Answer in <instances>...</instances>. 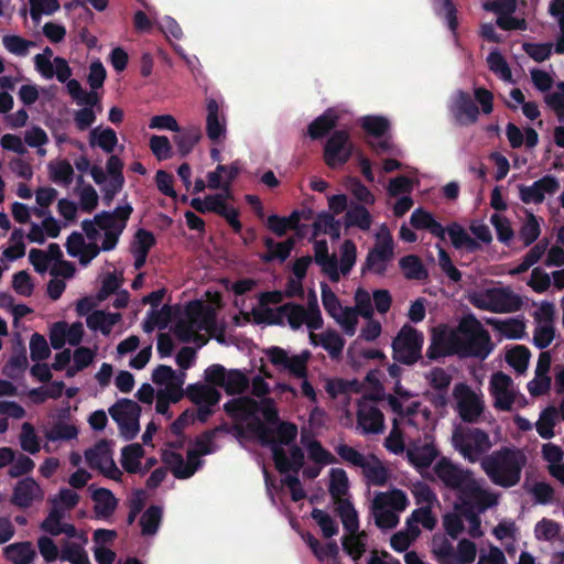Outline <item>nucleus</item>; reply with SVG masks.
<instances>
[{"instance_id": "obj_61", "label": "nucleus", "mask_w": 564, "mask_h": 564, "mask_svg": "<svg viewBox=\"0 0 564 564\" xmlns=\"http://www.w3.org/2000/svg\"><path fill=\"white\" fill-rule=\"evenodd\" d=\"M490 223L496 229L498 240L502 243L508 245L514 236L509 219L505 216L495 213L490 217Z\"/></svg>"}, {"instance_id": "obj_19", "label": "nucleus", "mask_w": 564, "mask_h": 564, "mask_svg": "<svg viewBox=\"0 0 564 564\" xmlns=\"http://www.w3.org/2000/svg\"><path fill=\"white\" fill-rule=\"evenodd\" d=\"M357 424L364 434H379L384 429L383 413L377 406H362L357 412Z\"/></svg>"}, {"instance_id": "obj_13", "label": "nucleus", "mask_w": 564, "mask_h": 564, "mask_svg": "<svg viewBox=\"0 0 564 564\" xmlns=\"http://www.w3.org/2000/svg\"><path fill=\"white\" fill-rule=\"evenodd\" d=\"M560 188V183L553 175H545L533 182L532 185H519L520 199L524 204H541L545 194H554Z\"/></svg>"}, {"instance_id": "obj_63", "label": "nucleus", "mask_w": 564, "mask_h": 564, "mask_svg": "<svg viewBox=\"0 0 564 564\" xmlns=\"http://www.w3.org/2000/svg\"><path fill=\"white\" fill-rule=\"evenodd\" d=\"M541 228L533 214L528 216L527 221L521 226L519 236L525 247L532 245L540 236Z\"/></svg>"}, {"instance_id": "obj_25", "label": "nucleus", "mask_w": 564, "mask_h": 564, "mask_svg": "<svg viewBox=\"0 0 564 564\" xmlns=\"http://www.w3.org/2000/svg\"><path fill=\"white\" fill-rule=\"evenodd\" d=\"M28 366L29 361L25 347L21 343H18L12 356L4 364L2 373L12 380H17L24 373Z\"/></svg>"}, {"instance_id": "obj_40", "label": "nucleus", "mask_w": 564, "mask_h": 564, "mask_svg": "<svg viewBox=\"0 0 564 564\" xmlns=\"http://www.w3.org/2000/svg\"><path fill=\"white\" fill-rule=\"evenodd\" d=\"M279 316L288 318L289 325L292 329H299L306 319V311L301 304L288 302L278 307Z\"/></svg>"}, {"instance_id": "obj_11", "label": "nucleus", "mask_w": 564, "mask_h": 564, "mask_svg": "<svg viewBox=\"0 0 564 564\" xmlns=\"http://www.w3.org/2000/svg\"><path fill=\"white\" fill-rule=\"evenodd\" d=\"M265 354L274 367L286 370L294 378H307V364L311 358V352L308 350H303L301 354L290 357L285 349L272 346L267 349Z\"/></svg>"}, {"instance_id": "obj_24", "label": "nucleus", "mask_w": 564, "mask_h": 564, "mask_svg": "<svg viewBox=\"0 0 564 564\" xmlns=\"http://www.w3.org/2000/svg\"><path fill=\"white\" fill-rule=\"evenodd\" d=\"M109 414L117 424L140 417L141 406L133 400L120 399L109 408Z\"/></svg>"}, {"instance_id": "obj_8", "label": "nucleus", "mask_w": 564, "mask_h": 564, "mask_svg": "<svg viewBox=\"0 0 564 564\" xmlns=\"http://www.w3.org/2000/svg\"><path fill=\"white\" fill-rule=\"evenodd\" d=\"M393 258L394 242L392 235L387 228H382L362 263L361 273L372 272L377 275H384L388 270V264Z\"/></svg>"}, {"instance_id": "obj_34", "label": "nucleus", "mask_w": 564, "mask_h": 564, "mask_svg": "<svg viewBox=\"0 0 564 564\" xmlns=\"http://www.w3.org/2000/svg\"><path fill=\"white\" fill-rule=\"evenodd\" d=\"M175 132L173 139L182 156L189 154L202 138L200 128L197 126L182 130L178 128V131Z\"/></svg>"}, {"instance_id": "obj_51", "label": "nucleus", "mask_w": 564, "mask_h": 564, "mask_svg": "<svg viewBox=\"0 0 564 564\" xmlns=\"http://www.w3.org/2000/svg\"><path fill=\"white\" fill-rule=\"evenodd\" d=\"M531 352L523 345L514 346L506 355V361L519 373H523L529 366Z\"/></svg>"}, {"instance_id": "obj_50", "label": "nucleus", "mask_w": 564, "mask_h": 564, "mask_svg": "<svg viewBox=\"0 0 564 564\" xmlns=\"http://www.w3.org/2000/svg\"><path fill=\"white\" fill-rule=\"evenodd\" d=\"M434 11L436 14L441 15L444 13V18L447 22L448 29L453 32V34L457 35L458 29V18H457V9L452 0H431Z\"/></svg>"}, {"instance_id": "obj_31", "label": "nucleus", "mask_w": 564, "mask_h": 564, "mask_svg": "<svg viewBox=\"0 0 564 564\" xmlns=\"http://www.w3.org/2000/svg\"><path fill=\"white\" fill-rule=\"evenodd\" d=\"M118 144V137L112 128H94L89 132V145L98 147L106 153H112Z\"/></svg>"}, {"instance_id": "obj_53", "label": "nucleus", "mask_w": 564, "mask_h": 564, "mask_svg": "<svg viewBox=\"0 0 564 564\" xmlns=\"http://www.w3.org/2000/svg\"><path fill=\"white\" fill-rule=\"evenodd\" d=\"M273 443H268L267 445H291L296 436H297V426L291 422H279L276 424V429L273 430Z\"/></svg>"}, {"instance_id": "obj_6", "label": "nucleus", "mask_w": 564, "mask_h": 564, "mask_svg": "<svg viewBox=\"0 0 564 564\" xmlns=\"http://www.w3.org/2000/svg\"><path fill=\"white\" fill-rule=\"evenodd\" d=\"M423 333L403 325L392 340V357L397 362L412 366L422 358Z\"/></svg>"}, {"instance_id": "obj_60", "label": "nucleus", "mask_w": 564, "mask_h": 564, "mask_svg": "<svg viewBox=\"0 0 564 564\" xmlns=\"http://www.w3.org/2000/svg\"><path fill=\"white\" fill-rule=\"evenodd\" d=\"M311 516L321 528L324 538L329 539L338 533L337 523L327 512L314 508Z\"/></svg>"}, {"instance_id": "obj_28", "label": "nucleus", "mask_w": 564, "mask_h": 564, "mask_svg": "<svg viewBox=\"0 0 564 564\" xmlns=\"http://www.w3.org/2000/svg\"><path fill=\"white\" fill-rule=\"evenodd\" d=\"M409 503L405 492L392 489L389 492H379L373 500V509L391 508L393 511H403Z\"/></svg>"}, {"instance_id": "obj_20", "label": "nucleus", "mask_w": 564, "mask_h": 564, "mask_svg": "<svg viewBox=\"0 0 564 564\" xmlns=\"http://www.w3.org/2000/svg\"><path fill=\"white\" fill-rule=\"evenodd\" d=\"M339 121V115L336 109L327 108L321 116L315 118L307 127V134L312 140H318L326 137Z\"/></svg>"}, {"instance_id": "obj_12", "label": "nucleus", "mask_w": 564, "mask_h": 564, "mask_svg": "<svg viewBox=\"0 0 564 564\" xmlns=\"http://www.w3.org/2000/svg\"><path fill=\"white\" fill-rule=\"evenodd\" d=\"M354 152V144L346 130H336L327 139L324 145L323 158L326 165L336 169L346 164Z\"/></svg>"}, {"instance_id": "obj_17", "label": "nucleus", "mask_w": 564, "mask_h": 564, "mask_svg": "<svg viewBox=\"0 0 564 564\" xmlns=\"http://www.w3.org/2000/svg\"><path fill=\"white\" fill-rule=\"evenodd\" d=\"M453 113L460 126H468L478 120L479 109L468 93L458 90L453 106Z\"/></svg>"}, {"instance_id": "obj_3", "label": "nucleus", "mask_w": 564, "mask_h": 564, "mask_svg": "<svg viewBox=\"0 0 564 564\" xmlns=\"http://www.w3.org/2000/svg\"><path fill=\"white\" fill-rule=\"evenodd\" d=\"M456 330L460 357L485 360L495 348L489 332L471 313L462 317Z\"/></svg>"}, {"instance_id": "obj_26", "label": "nucleus", "mask_w": 564, "mask_h": 564, "mask_svg": "<svg viewBox=\"0 0 564 564\" xmlns=\"http://www.w3.org/2000/svg\"><path fill=\"white\" fill-rule=\"evenodd\" d=\"M206 132L213 142H218L225 134V122L219 118V105L215 99L207 101Z\"/></svg>"}, {"instance_id": "obj_48", "label": "nucleus", "mask_w": 564, "mask_h": 564, "mask_svg": "<svg viewBox=\"0 0 564 564\" xmlns=\"http://www.w3.org/2000/svg\"><path fill=\"white\" fill-rule=\"evenodd\" d=\"M557 413L558 412L554 406H547L541 412L540 417L535 423V429L542 438L550 440L554 436V426Z\"/></svg>"}, {"instance_id": "obj_52", "label": "nucleus", "mask_w": 564, "mask_h": 564, "mask_svg": "<svg viewBox=\"0 0 564 564\" xmlns=\"http://www.w3.org/2000/svg\"><path fill=\"white\" fill-rule=\"evenodd\" d=\"M295 247V239L293 237H289L284 241L276 242L275 247L271 251H267L261 254V260L265 263L272 261H279L283 263L291 254L292 250Z\"/></svg>"}, {"instance_id": "obj_56", "label": "nucleus", "mask_w": 564, "mask_h": 564, "mask_svg": "<svg viewBox=\"0 0 564 564\" xmlns=\"http://www.w3.org/2000/svg\"><path fill=\"white\" fill-rule=\"evenodd\" d=\"M77 435L78 430L75 425L62 421L54 423L53 426L45 432L46 440L51 442L70 441L76 438Z\"/></svg>"}, {"instance_id": "obj_39", "label": "nucleus", "mask_w": 564, "mask_h": 564, "mask_svg": "<svg viewBox=\"0 0 564 564\" xmlns=\"http://www.w3.org/2000/svg\"><path fill=\"white\" fill-rule=\"evenodd\" d=\"M301 442L306 446L310 458L316 464L330 465L337 463L336 457L324 448L321 442L317 440L308 441L304 432H302Z\"/></svg>"}, {"instance_id": "obj_59", "label": "nucleus", "mask_w": 564, "mask_h": 564, "mask_svg": "<svg viewBox=\"0 0 564 564\" xmlns=\"http://www.w3.org/2000/svg\"><path fill=\"white\" fill-rule=\"evenodd\" d=\"M20 445L24 452L32 455L40 452L41 446L33 425L29 422L22 424Z\"/></svg>"}, {"instance_id": "obj_4", "label": "nucleus", "mask_w": 564, "mask_h": 564, "mask_svg": "<svg viewBox=\"0 0 564 564\" xmlns=\"http://www.w3.org/2000/svg\"><path fill=\"white\" fill-rule=\"evenodd\" d=\"M258 408V401L250 397L235 398L224 404V410L229 416L247 421V431L261 444L273 443L272 427L265 425L260 419Z\"/></svg>"}, {"instance_id": "obj_38", "label": "nucleus", "mask_w": 564, "mask_h": 564, "mask_svg": "<svg viewBox=\"0 0 564 564\" xmlns=\"http://www.w3.org/2000/svg\"><path fill=\"white\" fill-rule=\"evenodd\" d=\"M344 224L347 228L357 227L364 231L369 230L372 218L364 205H352L345 214Z\"/></svg>"}, {"instance_id": "obj_16", "label": "nucleus", "mask_w": 564, "mask_h": 564, "mask_svg": "<svg viewBox=\"0 0 564 564\" xmlns=\"http://www.w3.org/2000/svg\"><path fill=\"white\" fill-rule=\"evenodd\" d=\"M490 303L494 307V313L498 314L518 312L523 305L521 296L510 288L490 289Z\"/></svg>"}, {"instance_id": "obj_44", "label": "nucleus", "mask_w": 564, "mask_h": 564, "mask_svg": "<svg viewBox=\"0 0 564 564\" xmlns=\"http://www.w3.org/2000/svg\"><path fill=\"white\" fill-rule=\"evenodd\" d=\"M437 451L433 445L425 444L408 451V458L412 465L417 468H427L437 456Z\"/></svg>"}, {"instance_id": "obj_47", "label": "nucleus", "mask_w": 564, "mask_h": 564, "mask_svg": "<svg viewBox=\"0 0 564 564\" xmlns=\"http://www.w3.org/2000/svg\"><path fill=\"white\" fill-rule=\"evenodd\" d=\"M364 131L375 138H382L390 129V121L382 116H365L360 120Z\"/></svg>"}, {"instance_id": "obj_7", "label": "nucleus", "mask_w": 564, "mask_h": 564, "mask_svg": "<svg viewBox=\"0 0 564 564\" xmlns=\"http://www.w3.org/2000/svg\"><path fill=\"white\" fill-rule=\"evenodd\" d=\"M430 345L426 349L425 357L427 365L430 361H437L445 357L459 356L458 335L456 328L447 324H438L431 328Z\"/></svg>"}, {"instance_id": "obj_14", "label": "nucleus", "mask_w": 564, "mask_h": 564, "mask_svg": "<svg viewBox=\"0 0 564 564\" xmlns=\"http://www.w3.org/2000/svg\"><path fill=\"white\" fill-rule=\"evenodd\" d=\"M43 497L44 492L34 478L25 477L15 484L10 501L20 509H26Z\"/></svg>"}, {"instance_id": "obj_1", "label": "nucleus", "mask_w": 564, "mask_h": 564, "mask_svg": "<svg viewBox=\"0 0 564 564\" xmlns=\"http://www.w3.org/2000/svg\"><path fill=\"white\" fill-rule=\"evenodd\" d=\"M434 473L446 488L458 492L459 499L474 498L480 511H485L497 503V498L481 488L471 470L454 464L447 457H442L435 464Z\"/></svg>"}, {"instance_id": "obj_32", "label": "nucleus", "mask_w": 564, "mask_h": 564, "mask_svg": "<svg viewBox=\"0 0 564 564\" xmlns=\"http://www.w3.org/2000/svg\"><path fill=\"white\" fill-rule=\"evenodd\" d=\"M120 317L119 313H106L98 310L87 315L86 324L89 329L100 330L104 335H108Z\"/></svg>"}, {"instance_id": "obj_15", "label": "nucleus", "mask_w": 564, "mask_h": 564, "mask_svg": "<svg viewBox=\"0 0 564 564\" xmlns=\"http://www.w3.org/2000/svg\"><path fill=\"white\" fill-rule=\"evenodd\" d=\"M272 457L275 468L281 474H286L289 471L297 474L304 466L305 462L304 452L297 445H293L291 447L290 457L282 446L274 445L272 447Z\"/></svg>"}, {"instance_id": "obj_21", "label": "nucleus", "mask_w": 564, "mask_h": 564, "mask_svg": "<svg viewBox=\"0 0 564 564\" xmlns=\"http://www.w3.org/2000/svg\"><path fill=\"white\" fill-rule=\"evenodd\" d=\"M410 224L414 229L417 230H427L433 236L437 237L441 240H445V228L441 223H438L431 213L424 210L423 208H416L411 217Z\"/></svg>"}, {"instance_id": "obj_10", "label": "nucleus", "mask_w": 564, "mask_h": 564, "mask_svg": "<svg viewBox=\"0 0 564 564\" xmlns=\"http://www.w3.org/2000/svg\"><path fill=\"white\" fill-rule=\"evenodd\" d=\"M453 397L456 400V411L466 423H477L485 410L481 398L466 383L454 387Z\"/></svg>"}, {"instance_id": "obj_36", "label": "nucleus", "mask_w": 564, "mask_h": 564, "mask_svg": "<svg viewBox=\"0 0 564 564\" xmlns=\"http://www.w3.org/2000/svg\"><path fill=\"white\" fill-rule=\"evenodd\" d=\"M109 458H112L111 451L106 440H100L94 447L85 451L86 463L91 469L100 470L109 462Z\"/></svg>"}, {"instance_id": "obj_49", "label": "nucleus", "mask_w": 564, "mask_h": 564, "mask_svg": "<svg viewBox=\"0 0 564 564\" xmlns=\"http://www.w3.org/2000/svg\"><path fill=\"white\" fill-rule=\"evenodd\" d=\"M171 317V307L169 305H163L161 310L152 308L147 318L142 324V328L145 333H151L155 327L163 329L167 326V323Z\"/></svg>"}, {"instance_id": "obj_45", "label": "nucleus", "mask_w": 564, "mask_h": 564, "mask_svg": "<svg viewBox=\"0 0 564 564\" xmlns=\"http://www.w3.org/2000/svg\"><path fill=\"white\" fill-rule=\"evenodd\" d=\"M319 345L328 352L332 359H338L343 354L345 339L335 329H327L321 334Z\"/></svg>"}, {"instance_id": "obj_43", "label": "nucleus", "mask_w": 564, "mask_h": 564, "mask_svg": "<svg viewBox=\"0 0 564 564\" xmlns=\"http://www.w3.org/2000/svg\"><path fill=\"white\" fill-rule=\"evenodd\" d=\"M163 510L160 506L151 505L141 516L140 525L143 535H153L158 532L162 521Z\"/></svg>"}, {"instance_id": "obj_41", "label": "nucleus", "mask_w": 564, "mask_h": 564, "mask_svg": "<svg viewBox=\"0 0 564 564\" xmlns=\"http://www.w3.org/2000/svg\"><path fill=\"white\" fill-rule=\"evenodd\" d=\"M340 223L332 214L323 212L314 221V236L324 232L335 240L340 237Z\"/></svg>"}, {"instance_id": "obj_22", "label": "nucleus", "mask_w": 564, "mask_h": 564, "mask_svg": "<svg viewBox=\"0 0 564 564\" xmlns=\"http://www.w3.org/2000/svg\"><path fill=\"white\" fill-rule=\"evenodd\" d=\"M91 499L95 502L94 512L98 519L110 518L118 507V499L107 488L95 489L91 494Z\"/></svg>"}, {"instance_id": "obj_55", "label": "nucleus", "mask_w": 564, "mask_h": 564, "mask_svg": "<svg viewBox=\"0 0 564 564\" xmlns=\"http://www.w3.org/2000/svg\"><path fill=\"white\" fill-rule=\"evenodd\" d=\"M349 481L347 474L341 468L330 470L328 491L333 499H339L347 495Z\"/></svg>"}, {"instance_id": "obj_33", "label": "nucleus", "mask_w": 564, "mask_h": 564, "mask_svg": "<svg viewBox=\"0 0 564 564\" xmlns=\"http://www.w3.org/2000/svg\"><path fill=\"white\" fill-rule=\"evenodd\" d=\"M144 456V449L139 443L126 445L121 449V466L129 474L141 471V458Z\"/></svg>"}, {"instance_id": "obj_46", "label": "nucleus", "mask_w": 564, "mask_h": 564, "mask_svg": "<svg viewBox=\"0 0 564 564\" xmlns=\"http://www.w3.org/2000/svg\"><path fill=\"white\" fill-rule=\"evenodd\" d=\"M50 178L56 184L68 186L73 182L74 169L67 160L48 163Z\"/></svg>"}, {"instance_id": "obj_18", "label": "nucleus", "mask_w": 564, "mask_h": 564, "mask_svg": "<svg viewBox=\"0 0 564 564\" xmlns=\"http://www.w3.org/2000/svg\"><path fill=\"white\" fill-rule=\"evenodd\" d=\"M132 213L133 207L131 204L127 203L122 206H117L112 212L104 210L96 214L95 223L100 229L117 227L120 230H124Z\"/></svg>"}, {"instance_id": "obj_2", "label": "nucleus", "mask_w": 564, "mask_h": 564, "mask_svg": "<svg viewBox=\"0 0 564 564\" xmlns=\"http://www.w3.org/2000/svg\"><path fill=\"white\" fill-rule=\"evenodd\" d=\"M525 464L527 457L520 449L502 447L484 457L481 468L495 485L510 488L520 481Z\"/></svg>"}, {"instance_id": "obj_29", "label": "nucleus", "mask_w": 564, "mask_h": 564, "mask_svg": "<svg viewBox=\"0 0 564 564\" xmlns=\"http://www.w3.org/2000/svg\"><path fill=\"white\" fill-rule=\"evenodd\" d=\"M399 267L406 280L425 281L429 278V271L419 256L402 257L399 260Z\"/></svg>"}, {"instance_id": "obj_58", "label": "nucleus", "mask_w": 564, "mask_h": 564, "mask_svg": "<svg viewBox=\"0 0 564 564\" xmlns=\"http://www.w3.org/2000/svg\"><path fill=\"white\" fill-rule=\"evenodd\" d=\"M496 327L502 336L509 339H521L525 335V324L519 318L500 322Z\"/></svg>"}, {"instance_id": "obj_30", "label": "nucleus", "mask_w": 564, "mask_h": 564, "mask_svg": "<svg viewBox=\"0 0 564 564\" xmlns=\"http://www.w3.org/2000/svg\"><path fill=\"white\" fill-rule=\"evenodd\" d=\"M460 506H456V509L460 512V516L464 517L469 522V534L473 538H479L482 532L480 530V517L476 511V508L479 512V506L474 501V498H462Z\"/></svg>"}, {"instance_id": "obj_23", "label": "nucleus", "mask_w": 564, "mask_h": 564, "mask_svg": "<svg viewBox=\"0 0 564 564\" xmlns=\"http://www.w3.org/2000/svg\"><path fill=\"white\" fill-rule=\"evenodd\" d=\"M448 234L453 247L457 250L466 249L467 252H477L481 249V245L471 238L464 227L454 221L445 228V234Z\"/></svg>"}, {"instance_id": "obj_54", "label": "nucleus", "mask_w": 564, "mask_h": 564, "mask_svg": "<svg viewBox=\"0 0 564 564\" xmlns=\"http://www.w3.org/2000/svg\"><path fill=\"white\" fill-rule=\"evenodd\" d=\"M544 102L564 122V82L556 83V89L544 95Z\"/></svg>"}, {"instance_id": "obj_9", "label": "nucleus", "mask_w": 564, "mask_h": 564, "mask_svg": "<svg viewBox=\"0 0 564 564\" xmlns=\"http://www.w3.org/2000/svg\"><path fill=\"white\" fill-rule=\"evenodd\" d=\"M186 314L189 321L180 319L173 326L174 335L182 343H191L195 338L196 330L194 323L196 319L202 318L206 325H213L216 321L214 310L199 301L191 302L186 308Z\"/></svg>"}, {"instance_id": "obj_5", "label": "nucleus", "mask_w": 564, "mask_h": 564, "mask_svg": "<svg viewBox=\"0 0 564 564\" xmlns=\"http://www.w3.org/2000/svg\"><path fill=\"white\" fill-rule=\"evenodd\" d=\"M452 440L455 449L469 463L478 462L492 447L488 433L479 427L456 430Z\"/></svg>"}, {"instance_id": "obj_62", "label": "nucleus", "mask_w": 564, "mask_h": 564, "mask_svg": "<svg viewBox=\"0 0 564 564\" xmlns=\"http://www.w3.org/2000/svg\"><path fill=\"white\" fill-rule=\"evenodd\" d=\"M156 239L153 232L144 228H140L134 235V240L131 245V251L149 254L151 248L154 247Z\"/></svg>"}, {"instance_id": "obj_27", "label": "nucleus", "mask_w": 564, "mask_h": 564, "mask_svg": "<svg viewBox=\"0 0 564 564\" xmlns=\"http://www.w3.org/2000/svg\"><path fill=\"white\" fill-rule=\"evenodd\" d=\"M361 469L368 482L373 486H384L389 480L388 468L375 454L369 456Z\"/></svg>"}, {"instance_id": "obj_35", "label": "nucleus", "mask_w": 564, "mask_h": 564, "mask_svg": "<svg viewBox=\"0 0 564 564\" xmlns=\"http://www.w3.org/2000/svg\"><path fill=\"white\" fill-rule=\"evenodd\" d=\"M162 462L171 469L177 479H187L195 474V468L185 466L183 456L174 451H164L162 453Z\"/></svg>"}, {"instance_id": "obj_57", "label": "nucleus", "mask_w": 564, "mask_h": 564, "mask_svg": "<svg viewBox=\"0 0 564 564\" xmlns=\"http://www.w3.org/2000/svg\"><path fill=\"white\" fill-rule=\"evenodd\" d=\"M357 259V247L355 242L350 239H347L343 242L340 247V272L343 275H347L350 273L354 268Z\"/></svg>"}, {"instance_id": "obj_42", "label": "nucleus", "mask_w": 564, "mask_h": 564, "mask_svg": "<svg viewBox=\"0 0 564 564\" xmlns=\"http://www.w3.org/2000/svg\"><path fill=\"white\" fill-rule=\"evenodd\" d=\"M250 386L249 378L239 369L228 370L223 389L228 395L243 393Z\"/></svg>"}, {"instance_id": "obj_64", "label": "nucleus", "mask_w": 564, "mask_h": 564, "mask_svg": "<svg viewBox=\"0 0 564 564\" xmlns=\"http://www.w3.org/2000/svg\"><path fill=\"white\" fill-rule=\"evenodd\" d=\"M31 359L33 361H43L51 355L50 346L45 337L39 333H34L30 339Z\"/></svg>"}, {"instance_id": "obj_37", "label": "nucleus", "mask_w": 564, "mask_h": 564, "mask_svg": "<svg viewBox=\"0 0 564 564\" xmlns=\"http://www.w3.org/2000/svg\"><path fill=\"white\" fill-rule=\"evenodd\" d=\"M4 556L13 564H30L35 557L31 542H18L4 547Z\"/></svg>"}]
</instances>
